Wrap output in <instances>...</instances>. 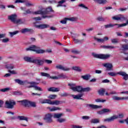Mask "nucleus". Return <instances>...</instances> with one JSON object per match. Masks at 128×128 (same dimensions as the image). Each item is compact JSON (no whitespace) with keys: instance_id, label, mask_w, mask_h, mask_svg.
Segmentation results:
<instances>
[{"instance_id":"f257e3e1","label":"nucleus","mask_w":128,"mask_h":128,"mask_svg":"<svg viewBox=\"0 0 128 128\" xmlns=\"http://www.w3.org/2000/svg\"><path fill=\"white\" fill-rule=\"evenodd\" d=\"M40 57H36V58H34V56H24V60L27 62H32V64H35L38 66H44V60H40Z\"/></svg>"},{"instance_id":"f03ea898","label":"nucleus","mask_w":128,"mask_h":128,"mask_svg":"<svg viewBox=\"0 0 128 128\" xmlns=\"http://www.w3.org/2000/svg\"><path fill=\"white\" fill-rule=\"evenodd\" d=\"M124 118V114L122 113L119 114L118 115H114L109 118H105L103 120V122H114V120H117V118Z\"/></svg>"},{"instance_id":"7ed1b4c3","label":"nucleus","mask_w":128,"mask_h":128,"mask_svg":"<svg viewBox=\"0 0 128 128\" xmlns=\"http://www.w3.org/2000/svg\"><path fill=\"white\" fill-rule=\"evenodd\" d=\"M26 52L31 50L32 52H36V54H38L44 52V50H40V47L36 46L35 45H32L31 46H30L29 47L26 48Z\"/></svg>"},{"instance_id":"20e7f679","label":"nucleus","mask_w":128,"mask_h":128,"mask_svg":"<svg viewBox=\"0 0 128 128\" xmlns=\"http://www.w3.org/2000/svg\"><path fill=\"white\" fill-rule=\"evenodd\" d=\"M16 104V102L12 99H10L5 102V108L9 110H12Z\"/></svg>"},{"instance_id":"39448f33","label":"nucleus","mask_w":128,"mask_h":128,"mask_svg":"<svg viewBox=\"0 0 128 128\" xmlns=\"http://www.w3.org/2000/svg\"><path fill=\"white\" fill-rule=\"evenodd\" d=\"M92 56L96 58H100V60H108L110 58L111 56L110 54H96V53H92Z\"/></svg>"},{"instance_id":"423d86ee","label":"nucleus","mask_w":128,"mask_h":128,"mask_svg":"<svg viewBox=\"0 0 128 128\" xmlns=\"http://www.w3.org/2000/svg\"><path fill=\"white\" fill-rule=\"evenodd\" d=\"M68 86H70V90H72L74 92H82V86H76V84H68Z\"/></svg>"},{"instance_id":"0eeeda50","label":"nucleus","mask_w":128,"mask_h":128,"mask_svg":"<svg viewBox=\"0 0 128 128\" xmlns=\"http://www.w3.org/2000/svg\"><path fill=\"white\" fill-rule=\"evenodd\" d=\"M112 19L114 20H120V22H124L126 20V17H125L124 15L118 14L112 17Z\"/></svg>"},{"instance_id":"6e6552de","label":"nucleus","mask_w":128,"mask_h":128,"mask_svg":"<svg viewBox=\"0 0 128 128\" xmlns=\"http://www.w3.org/2000/svg\"><path fill=\"white\" fill-rule=\"evenodd\" d=\"M44 120L48 124H52V114H47L44 117Z\"/></svg>"},{"instance_id":"1a4fd4ad","label":"nucleus","mask_w":128,"mask_h":128,"mask_svg":"<svg viewBox=\"0 0 128 128\" xmlns=\"http://www.w3.org/2000/svg\"><path fill=\"white\" fill-rule=\"evenodd\" d=\"M56 70H64V72H68L69 70H70V68L64 66L62 64L56 65Z\"/></svg>"},{"instance_id":"9d476101","label":"nucleus","mask_w":128,"mask_h":128,"mask_svg":"<svg viewBox=\"0 0 128 128\" xmlns=\"http://www.w3.org/2000/svg\"><path fill=\"white\" fill-rule=\"evenodd\" d=\"M35 28H39L40 30H44V28H50V25L46 24H35Z\"/></svg>"},{"instance_id":"9b49d317","label":"nucleus","mask_w":128,"mask_h":128,"mask_svg":"<svg viewBox=\"0 0 128 128\" xmlns=\"http://www.w3.org/2000/svg\"><path fill=\"white\" fill-rule=\"evenodd\" d=\"M18 15L16 14H12L8 16V20H10L14 24L16 20Z\"/></svg>"},{"instance_id":"f8f14e48","label":"nucleus","mask_w":128,"mask_h":128,"mask_svg":"<svg viewBox=\"0 0 128 128\" xmlns=\"http://www.w3.org/2000/svg\"><path fill=\"white\" fill-rule=\"evenodd\" d=\"M86 107L89 110H96V108H100V106L98 105H94V104H86Z\"/></svg>"},{"instance_id":"ddd939ff","label":"nucleus","mask_w":128,"mask_h":128,"mask_svg":"<svg viewBox=\"0 0 128 128\" xmlns=\"http://www.w3.org/2000/svg\"><path fill=\"white\" fill-rule=\"evenodd\" d=\"M14 82L16 84H20V86H24L25 84H27L28 80L23 81L20 79H15Z\"/></svg>"},{"instance_id":"4468645a","label":"nucleus","mask_w":128,"mask_h":128,"mask_svg":"<svg viewBox=\"0 0 128 128\" xmlns=\"http://www.w3.org/2000/svg\"><path fill=\"white\" fill-rule=\"evenodd\" d=\"M42 76H46V78H52V80H58V78L56 76H50V74L44 72H42L40 73Z\"/></svg>"},{"instance_id":"2eb2a0df","label":"nucleus","mask_w":128,"mask_h":128,"mask_svg":"<svg viewBox=\"0 0 128 128\" xmlns=\"http://www.w3.org/2000/svg\"><path fill=\"white\" fill-rule=\"evenodd\" d=\"M108 112H112V110L108 108H104L97 112L98 114H108Z\"/></svg>"},{"instance_id":"dca6fc26","label":"nucleus","mask_w":128,"mask_h":128,"mask_svg":"<svg viewBox=\"0 0 128 128\" xmlns=\"http://www.w3.org/2000/svg\"><path fill=\"white\" fill-rule=\"evenodd\" d=\"M103 66L106 68V70H112V64L110 63H106L103 64Z\"/></svg>"},{"instance_id":"f3484780","label":"nucleus","mask_w":128,"mask_h":128,"mask_svg":"<svg viewBox=\"0 0 128 128\" xmlns=\"http://www.w3.org/2000/svg\"><path fill=\"white\" fill-rule=\"evenodd\" d=\"M118 74H120V76H123V80H128V74L124 72H118Z\"/></svg>"},{"instance_id":"a211bd4d","label":"nucleus","mask_w":128,"mask_h":128,"mask_svg":"<svg viewBox=\"0 0 128 128\" xmlns=\"http://www.w3.org/2000/svg\"><path fill=\"white\" fill-rule=\"evenodd\" d=\"M52 100L48 99H42L40 98L39 99V102L40 104H50Z\"/></svg>"},{"instance_id":"6ab92c4d","label":"nucleus","mask_w":128,"mask_h":128,"mask_svg":"<svg viewBox=\"0 0 128 128\" xmlns=\"http://www.w3.org/2000/svg\"><path fill=\"white\" fill-rule=\"evenodd\" d=\"M18 102H20L22 106H30V101H28L26 100H20Z\"/></svg>"},{"instance_id":"aec40b11","label":"nucleus","mask_w":128,"mask_h":128,"mask_svg":"<svg viewBox=\"0 0 128 128\" xmlns=\"http://www.w3.org/2000/svg\"><path fill=\"white\" fill-rule=\"evenodd\" d=\"M82 96H84V94H80L77 95H74V94L70 95V96H72V98H74V100H82Z\"/></svg>"},{"instance_id":"412c9836","label":"nucleus","mask_w":128,"mask_h":128,"mask_svg":"<svg viewBox=\"0 0 128 128\" xmlns=\"http://www.w3.org/2000/svg\"><path fill=\"white\" fill-rule=\"evenodd\" d=\"M21 32L22 34H26V32H34V30L25 28L21 30Z\"/></svg>"},{"instance_id":"4be33fe9","label":"nucleus","mask_w":128,"mask_h":128,"mask_svg":"<svg viewBox=\"0 0 128 128\" xmlns=\"http://www.w3.org/2000/svg\"><path fill=\"white\" fill-rule=\"evenodd\" d=\"M48 92H60V88L51 87L48 89Z\"/></svg>"},{"instance_id":"5701e85b","label":"nucleus","mask_w":128,"mask_h":128,"mask_svg":"<svg viewBox=\"0 0 128 128\" xmlns=\"http://www.w3.org/2000/svg\"><path fill=\"white\" fill-rule=\"evenodd\" d=\"M66 2V0H61L58 2V4L57 5V8L60 6H64V8H66V5H62V4H64Z\"/></svg>"},{"instance_id":"b1692460","label":"nucleus","mask_w":128,"mask_h":128,"mask_svg":"<svg viewBox=\"0 0 128 128\" xmlns=\"http://www.w3.org/2000/svg\"><path fill=\"white\" fill-rule=\"evenodd\" d=\"M25 21L24 19H16V21L14 24H24Z\"/></svg>"},{"instance_id":"393cba45","label":"nucleus","mask_w":128,"mask_h":128,"mask_svg":"<svg viewBox=\"0 0 128 128\" xmlns=\"http://www.w3.org/2000/svg\"><path fill=\"white\" fill-rule=\"evenodd\" d=\"M94 2L96 4H106L107 2L106 0H93Z\"/></svg>"},{"instance_id":"a878e982","label":"nucleus","mask_w":128,"mask_h":128,"mask_svg":"<svg viewBox=\"0 0 128 128\" xmlns=\"http://www.w3.org/2000/svg\"><path fill=\"white\" fill-rule=\"evenodd\" d=\"M50 12H54V10H52V7L49 6L46 8L45 11H43V13L44 14H50Z\"/></svg>"},{"instance_id":"bb28decb","label":"nucleus","mask_w":128,"mask_h":128,"mask_svg":"<svg viewBox=\"0 0 128 128\" xmlns=\"http://www.w3.org/2000/svg\"><path fill=\"white\" fill-rule=\"evenodd\" d=\"M91 77H92V76H90V74H87L84 76H81L82 78L84 80H90Z\"/></svg>"},{"instance_id":"cd10ccee","label":"nucleus","mask_w":128,"mask_h":128,"mask_svg":"<svg viewBox=\"0 0 128 128\" xmlns=\"http://www.w3.org/2000/svg\"><path fill=\"white\" fill-rule=\"evenodd\" d=\"M64 116V114L63 113H56L54 114V118H58H58H62V116Z\"/></svg>"},{"instance_id":"c85d7f7f","label":"nucleus","mask_w":128,"mask_h":128,"mask_svg":"<svg viewBox=\"0 0 128 128\" xmlns=\"http://www.w3.org/2000/svg\"><path fill=\"white\" fill-rule=\"evenodd\" d=\"M101 48H104L105 50H113L114 48H116V47L114 46H102Z\"/></svg>"},{"instance_id":"c756f323","label":"nucleus","mask_w":128,"mask_h":128,"mask_svg":"<svg viewBox=\"0 0 128 128\" xmlns=\"http://www.w3.org/2000/svg\"><path fill=\"white\" fill-rule=\"evenodd\" d=\"M121 49L122 50H128V44H122Z\"/></svg>"},{"instance_id":"7c9ffc66","label":"nucleus","mask_w":128,"mask_h":128,"mask_svg":"<svg viewBox=\"0 0 128 128\" xmlns=\"http://www.w3.org/2000/svg\"><path fill=\"white\" fill-rule=\"evenodd\" d=\"M50 112H55V110H60V108L58 107H56L54 106L52 108H50V107L48 108Z\"/></svg>"},{"instance_id":"2f4dec72","label":"nucleus","mask_w":128,"mask_h":128,"mask_svg":"<svg viewBox=\"0 0 128 128\" xmlns=\"http://www.w3.org/2000/svg\"><path fill=\"white\" fill-rule=\"evenodd\" d=\"M5 68L8 70H14V66L12 64H7L5 65Z\"/></svg>"},{"instance_id":"473e14b6","label":"nucleus","mask_w":128,"mask_h":128,"mask_svg":"<svg viewBox=\"0 0 128 128\" xmlns=\"http://www.w3.org/2000/svg\"><path fill=\"white\" fill-rule=\"evenodd\" d=\"M18 118L20 120H26V122H28V118L24 116H18Z\"/></svg>"},{"instance_id":"72a5a7b5","label":"nucleus","mask_w":128,"mask_h":128,"mask_svg":"<svg viewBox=\"0 0 128 128\" xmlns=\"http://www.w3.org/2000/svg\"><path fill=\"white\" fill-rule=\"evenodd\" d=\"M104 92H106V90L104 88L100 89L98 90V94L100 96H104Z\"/></svg>"},{"instance_id":"f704fd0d","label":"nucleus","mask_w":128,"mask_h":128,"mask_svg":"<svg viewBox=\"0 0 128 128\" xmlns=\"http://www.w3.org/2000/svg\"><path fill=\"white\" fill-rule=\"evenodd\" d=\"M62 102L59 100H55V101H51V102L50 103V104H52V106L56 105V106H58Z\"/></svg>"},{"instance_id":"c9c22d12","label":"nucleus","mask_w":128,"mask_h":128,"mask_svg":"<svg viewBox=\"0 0 128 128\" xmlns=\"http://www.w3.org/2000/svg\"><path fill=\"white\" fill-rule=\"evenodd\" d=\"M72 69L74 70H76V72H80L82 71V68H80V66H74L72 68Z\"/></svg>"},{"instance_id":"e433bc0d","label":"nucleus","mask_w":128,"mask_h":128,"mask_svg":"<svg viewBox=\"0 0 128 128\" xmlns=\"http://www.w3.org/2000/svg\"><path fill=\"white\" fill-rule=\"evenodd\" d=\"M9 90H12V88H6L0 89V92H9Z\"/></svg>"},{"instance_id":"4c0bfd02","label":"nucleus","mask_w":128,"mask_h":128,"mask_svg":"<svg viewBox=\"0 0 128 128\" xmlns=\"http://www.w3.org/2000/svg\"><path fill=\"white\" fill-rule=\"evenodd\" d=\"M34 14H42L44 15V11L42 10H38V11H36L33 12Z\"/></svg>"},{"instance_id":"58836bf2","label":"nucleus","mask_w":128,"mask_h":128,"mask_svg":"<svg viewBox=\"0 0 128 128\" xmlns=\"http://www.w3.org/2000/svg\"><path fill=\"white\" fill-rule=\"evenodd\" d=\"M71 52L74 54H80V52L76 49H72L71 50Z\"/></svg>"},{"instance_id":"ea45409f","label":"nucleus","mask_w":128,"mask_h":128,"mask_svg":"<svg viewBox=\"0 0 128 128\" xmlns=\"http://www.w3.org/2000/svg\"><path fill=\"white\" fill-rule=\"evenodd\" d=\"M58 78H68V76H66V74H61L58 76Z\"/></svg>"},{"instance_id":"a19ab883","label":"nucleus","mask_w":128,"mask_h":128,"mask_svg":"<svg viewBox=\"0 0 128 128\" xmlns=\"http://www.w3.org/2000/svg\"><path fill=\"white\" fill-rule=\"evenodd\" d=\"M95 102H106V100H103L102 98H97L96 99Z\"/></svg>"},{"instance_id":"79ce46f5","label":"nucleus","mask_w":128,"mask_h":128,"mask_svg":"<svg viewBox=\"0 0 128 128\" xmlns=\"http://www.w3.org/2000/svg\"><path fill=\"white\" fill-rule=\"evenodd\" d=\"M73 40L74 44H82V40H80L76 38H74Z\"/></svg>"},{"instance_id":"37998d69","label":"nucleus","mask_w":128,"mask_h":128,"mask_svg":"<svg viewBox=\"0 0 128 128\" xmlns=\"http://www.w3.org/2000/svg\"><path fill=\"white\" fill-rule=\"evenodd\" d=\"M2 42H3V44H8V42H10V38H4L2 40H1Z\"/></svg>"},{"instance_id":"c03bdc74","label":"nucleus","mask_w":128,"mask_h":128,"mask_svg":"<svg viewBox=\"0 0 128 128\" xmlns=\"http://www.w3.org/2000/svg\"><path fill=\"white\" fill-rule=\"evenodd\" d=\"M94 40H97L98 42H104V39L98 38H96V37H94Z\"/></svg>"},{"instance_id":"a18cd8bd","label":"nucleus","mask_w":128,"mask_h":128,"mask_svg":"<svg viewBox=\"0 0 128 128\" xmlns=\"http://www.w3.org/2000/svg\"><path fill=\"white\" fill-rule=\"evenodd\" d=\"M39 82H30L27 80V84H32V86H36V84H38Z\"/></svg>"},{"instance_id":"49530a36","label":"nucleus","mask_w":128,"mask_h":128,"mask_svg":"<svg viewBox=\"0 0 128 128\" xmlns=\"http://www.w3.org/2000/svg\"><path fill=\"white\" fill-rule=\"evenodd\" d=\"M100 122V120L98 119L94 118L91 120L92 124H98Z\"/></svg>"},{"instance_id":"de8ad7c7","label":"nucleus","mask_w":128,"mask_h":128,"mask_svg":"<svg viewBox=\"0 0 128 128\" xmlns=\"http://www.w3.org/2000/svg\"><path fill=\"white\" fill-rule=\"evenodd\" d=\"M66 120V118H60L57 119V122H60V124H62V122H64Z\"/></svg>"},{"instance_id":"09e8293b","label":"nucleus","mask_w":128,"mask_h":128,"mask_svg":"<svg viewBox=\"0 0 128 128\" xmlns=\"http://www.w3.org/2000/svg\"><path fill=\"white\" fill-rule=\"evenodd\" d=\"M114 24H110L104 26L105 28H114Z\"/></svg>"},{"instance_id":"8fccbe9b","label":"nucleus","mask_w":128,"mask_h":128,"mask_svg":"<svg viewBox=\"0 0 128 128\" xmlns=\"http://www.w3.org/2000/svg\"><path fill=\"white\" fill-rule=\"evenodd\" d=\"M111 42L112 44H118V38L111 39Z\"/></svg>"},{"instance_id":"3c124183","label":"nucleus","mask_w":128,"mask_h":128,"mask_svg":"<svg viewBox=\"0 0 128 128\" xmlns=\"http://www.w3.org/2000/svg\"><path fill=\"white\" fill-rule=\"evenodd\" d=\"M114 26H116V28H122L124 26V24H114Z\"/></svg>"},{"instance_id":"603ef678","label":"nucleus","mask_w":128,"mask_h":128,"mask_svg":"<svg viewBox=\"0 0 128 128\" xmlns=\"http://www.w3.org/2000/svg\"><path fill=\"white\" fill-rule=\"evenodd\" d=\"M96 20L99 22H106V18H104L102 17H98L96 18Z\"/></svg>"},{"instance_id":"864d4df0","label":"nucleus","mask_w":128,"mask_h":128,"mask_svg":"<svg viewBox=\"0 0 128 128\" xmlns=\"http://www.w3.org/2000/svg\"><path fill=\"white\" fill-rule=\"evenodd\" d=\"M40 50H43V52L40 54H45V52H48V54H50V52H52V50H44L40 49Z\"/></svg>"},{"instance_id":"5fc2aeb1","label":"nucleus","mask_w":128,"mask_h":128,"mask_svg":"<svg viewBox=\"0 0 128 128\" xmlns=\"http://www.w3.org/2000/svg\"><path fill=\"white\" fill-rule=\"evenodd\" d=\"M66 20H70L71 22H76V20H78V18L72 17L71 18H66Z\"/></svg>"},{"instance_id":"6e6d98bb","label":"nucleus","mask_w":128,"mask_h":128,"mask_svg":"<svg viewBox=\"0 0 128 128\" xmlns=\"http://www.w3.org/2000/svg\"><path fill=\"white\" fill-rule=\"evenodd\" d=\"M34 88L35 90H39L40 92H42V89L40 88V86H34Z\"/></svg>"},{"instance_id":"4d7b16f0","label":"nucleus","mask_w":128,"mask_h":128,"mask_svg":"<svg viewBox=\"0 0 128 128\" xmlns=\"http://www.w3.org/2000/svg\"><path fill=\"white\" fill-rule=\"evenodd\" d=\"M44 60V62H46V64H52V61L48 60Z\"/></svg>"},{"instance_id":"13d9d810","label":"nucleus","mask_w":128,"mask_h":128,"mask_svg":"<svg viewBox=\"0 0 128 128\" xmlns=\"http://www.w3.org/2000/svg\"><path fill=\"white\" fill-rule=\"evenodd\" d=\"M33 14V12H32L30 9H28L26 10L25 12L24 13V14Z\"/></svg>"},{"instance_id":"bf43d9fd","label":"nucleus","mask_w":128,"mask_h":128,"mask_svg":"<svg viewBox=\"0 0 128 128\" xmlns=\"http://www.w3.org/2000/svg\"><path fill=\"white\" fill-rule=\"evenodd\" d=\"M108 76H116V74H118V72L116 73L114 72H110L108 73Z\"/></svg>"},{"instance_id":"052dcab7","label":"nucleus","mask_w":128,"mask_h":128,"mask_svg":"<svg viewBox=\"0 0 128 128\" xmlns=\"http://www.w3.org/2000/svg\"><path fill=\"white\" fill-rule=\"evenodd\" d=\"M90 88H85L82 89V92H90Z\"/></svg>"},{"instance_id":"680f3d73","label":"nucleus","mask_w":128,"mask_h":128,"mask_svg":"<svg viewBox=\"0 0 128 128\" xmlns=\"http://www.w3.org/2000/svg\"><path fill=\"white\" fill-rule=\"evenodd\" d=\"M66 18H64V20H62L60 21L61 24H66V21L68 20V19H66Z\"/></svg>"},{"instance_id":"e2e57ef3","label":"nucleus","mask_w":128,"mask_h":128,"mask_svg":"<svg viewBox=\"0 0 128 128\" xmlns=\"http://www.w3.org/2000/svg\"><path fill=\"white\" fill-rule=\"evenodd\" d=\"M18 32V31H15L14 32H10V34L11 36H14L17 34Z\"/></svg>"},{"instance_id":"0e129e2a","label":"nucleus","mask_w":128,"mask_h":128,"mask_svg":"<svg viewBox=\"0 0 128 128\" xmlns=\"http://www.w3.org/2000/svg\"><path fill=\"white\" fill-rule=\"evenodd\" d=\"M30 106L33 108H36V103L34 102H32L30 101L29 106Z\"/></svg>"},{"instance_id":"69168bd1","label":"nucleus","mask_w":128,"mask_h":128,"mask_svg":"<svg viewBox=\"0 0 128 128\" xmlns=\"http://www.w3.org/2000/svg\"><path fill=\"white\" fill-rule=\"evenodd\" d=\"M78 6H80V8H85L86 10H88V7L82 4H79Z\"/></svg>"},{"instance_id":"338daca9","label":"nucleus","mask_w":128,"mask_h":128,"mask_svg":"<svg viewBox=\"0 0 128 128\" xmlns=\"http://www.w3.org/2000/svg\"><path fill=\"white\" fill-rule=\"evenodd\" d=\"M18 2H21L22 4H24L26 2V0H16L15 2V4H18Z\"/></svg>"},{"instance_id":"774afa93","label":"nucleus","mask_w":128,"mask_h":128,"mask_svg":"<svg viewBox=\"0 0 128 128\" xmlns=\"http://www.w3.org/2000/svg\"><path fill=\"white\" fill-rule=\"evenodd\" d=\"M71 128H82V126L78 125H72Z\"/></svg>"}]
</instances>
